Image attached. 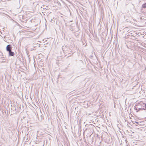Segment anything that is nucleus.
Returning a JSON list of instances; mask_svg holds the SVG:
<instances>
[{
	"label": "nucleus",
	"mask_w": 146,
	"mask_h": 146,
	"mask_svg": "<svg viewBox=\"0 0 146 146\" xmlns=\"http://www.w3.org/2000/svg\"><path fill=\"white\" fill-rule=\"evenodd\" d=\"M6 49L9 52L11 50V45H7L6 47Z\"/></svg>",
	"instance_id": "f257e3e1"
},
{
	"label": "nucleus",
	"mask_w": 146,
	"mask_h": 146,
	"mask_svg": "<svg viewBox=\"0 0 146 146\" xmlns=\"http://www.w3.org/2000/svg\"><path fill=\"white\" fill-rule=\"evenodd\" d=\"M9 55L10 56H13L14 55V53L12 52L11 51L9 52Z\"/></svg>",
	"instance_id": "f03ea898"
},
{
	"label": "nucleus",
	"mask_w": 146,
	"mask_h": 146,
	"mask_svg": "<svg viewBox=\"0 0 146 146\" xmlns=\"http://www.w3.org/2000/svg\"><path fill=\"white\" fill-rule=\"evenodd\" d=\"M142 7L143 8H146V3L143 4L142 5Z\"/></svg>",
	"instance_id": "7ed1b4c3"
},
{
	"label": "nucleus",
	"mask_w": 146,
	"mask_h": 146,
	"mask_svg": "<svg viewBox=\"0 0 146 146\" xmlns=\"http://www.w3.org/2000/svg\"><path fill=\"white\" fill-rule=\"evenodd\" d=\"M141 109V108H139V109L138 110V111H139V110H140Z\"/></svg>",
	"instance_id": "20e7f679"
}]
</instances>
